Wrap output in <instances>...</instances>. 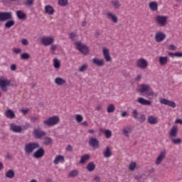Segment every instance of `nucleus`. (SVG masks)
<instances>
[{
  "label": "nucleus",
  "mask_w": 182,
  "mask_h": 182,
  "mask_svg": "<svg viewBox=\"0 0 182 182\" xmlns=\"http://www.w3.org/2000/svg\"><path fill=\"white\" fill-rule=\"evenodd\" d=\"M95 168H96V165H95V163L93 162H90L87 165V171H95Z\"/></svg>",
  "instance_id": "nucleus-32"
},
{
  "label": "nucleus",
  "mask_w": 182,
  "mask_h": 182,
  "mask_svg": "<svg viewBox=\"0 0 182 182\" xmlns=\"http://www.w3.org/2000/svg\"><path fill=\"white\" fill-rule=\"evenodd\" d=\"M102 53L104 55V58L106 62H112V57L110 56V53L109 52V49L103 48Z\"/></svg>",
  "instance_id": "nucleus-18"
},
{
  "label": "nucleus",
  "mask_w": 182,
  "mask_h": 182,
  "mask_svg": "<svg viewBox=\"0 0 182 182\" xmlns=\"http://www.w3.org/2000/svg\"><path fill=\"white\" fill-rule=\"evenodd\" d=\"M167 19H168V17L166 16H156L155 18L156 23L159 25V26L164 27L166 25H167Z\"/></svg>",
  "instance_id": "nucleus-6"
},
{
  "label": "nucleus",
  "mask_w": 182,
  "mask_h": 182,
  "mask_svg": "<svg viewBox=\"0 0 182 182\" xmlns=\"http://www.w3.org/2000/svg\"><path fill=\"white\" fill-rule=\"evenodd\" d=\"M55 42V38L50 36H43L41 38V43L44 46H50Z\"/></svg>",
  "instance_id": "nucleus-7"
},
{
  "label": "nucleus",
  "mask_w": 182,
  "mask_h": 182,
  "mask_svg": "<svg viewBox=\"0 0 182 182\" xmlns=\"http://www.w3.org/2000/svg\"><path fill=\"white\" fill-rule=\"evenodd\" d=\"M11 70H16V65L12 64V65H11Z\"/></svg>",
  "instance_id": "nucleus-61"
},
{
  "label": "nucleus",
  "mask_w": 182,
  "mask_h": 182,
  "mask_svg": "<svg viewBox=\"0 0 182 182\" xmlns=\"http://www.w3.org/2000/svg\"><path fill=\"white\" fill-rule=\"evenodd\" d=\"M33 134L35 139H41L43 137H45V136L46 135V132L41 129H34Z\"/></svg>",
  "instance_id": "nucleus-11"
},
{
  "label": "nucleus",
  "mask_w": 182,
  "mask_h": 182,
  "mask_svg": "<svg viewBox=\"0 0 182 182\" xmlns=\"http://www.w3.org/2000/svg\"><path fill=\"white\" fill-rule=\"evenodd\" d=\"M171 140L173 144H181L182 142L181 139L180 138H171Z\"/></svg>",
  "instance_id": "nucleus-42"
},
{
  "label": "nucleus",
  "mask_w": 182,
  "mask_h": 182,
  "mask_svg": "<svg viewBox=\"0 0 182 182\" xmlns=\"http://www.w3.org/2000/svg\"><path fill=\"white\" fill-rule=\"evenodd\" d=\"M103 155L106 159H109L112 156V151H110V147L107 146L105 150L103 152Z\"/></svg>",
  "instance_id": "nucleus-29"
},
{
  "label": "nucleus",
  "mask_w": 182,
  "mask_h": 182,
  "mask_svg": "<svg viewBox=\"0 0 182 182\" xmlns=\"http://www.w3.org/2000/svg\"><path fill=\"white\" fill-rule=\"evenodd\" d=\"M148 122L150 124H157V117L154 116H149L148 117Z\"/></svg>",
  "instance_id": "nucleus-31"
},
{
  "label": "nucleus",
  "mask_w": 182,
  "mask_h": 182,
  "mask_svg": "<svg viewBox=\"0 0 182 182\" xmlns=\"http://www.w3.org/2000/svg\"><path fill=\"white\" fill-rule=\"evenodd\" d=\"M94 181L95 182H100V176H95L94 177Z\"/></svg>",
  "instance_id": "nucleus-58"
},
{
  "label": "nucleus",
  "mask_w": 182,
  "mask_h": 182,
  "mask_svg": "<svg viewBox=\"0 0 182 182\" xmlns=\"http://www.w3.org/2000/svg\"><path fill=\"white\" fill-rule=\"evenodd\" d=\"M53 141V140L52 139V138H50L49 136H46L44 138L43 143L46 146H49V144H52Z\"/></svg>",
  "instance_id": "nucleus-37"
},
{
  "label": "nucleus",
  "mask_w": 182,
  "mask_h": 182,
  "mask_svg": "<svg viewBox=\"0 0 182 182\" xmlns=\"http://www.w3.org/2000/svg\"><path fill=\"white\" fill-rule=\"evenodd\" d=\"M59 117L58 116H53L48 118L43 122V124L45 126H48V127H52V126H55V124H58L60 122Z\"/></svg>",
  "instance_id": "nucleus-4"
},
{
  "label": "nucleus",
  "mask_w": 182,
  "mask_h": 182,
  "mask_svg": "<svg viewBox=\"0 0 182 182\" xmlns=\"http://www.w3.org/2000/svg\"><path fill=\"white\" fill-rule=\"evenodd\" d=\"M9 127L11 132H13V133H22V127H21V125L11 123L9 124Z\"/></svg>",
  "instance_id": "nucleus-13"
},
{
  "label": "nucleus",
  "mask_w": 182,
  "mask_h": 182,
  "mask_svg": "<svg viewBox=\"0 0 182 182\" xmlns=\"http://www.w3.org/2000/svg\"><path fill=\"white\" fill-rule=\"evenodd\" d=\"M56 49H58V45L53 44L50 46V50H52L53 53H55V50H56Z\"/></svg>",
  "instance_id": "nucleus-55"
},
{
  "label": "nucleus",
  "mask_w": 182,
  "mask_h": 182,
  "mask_svg": "<svg viewBox=\"0 0 182 182\" xmlns=\"http://www.w3.org/2000/svg\"><path fill=\"white\" fill-rule=\"evenodd\" d=\"M106 15L108 19H111L114 23H117L118 18L116 15L113 14L112 12H108Z\"/></svg>",
  "instance_id": "nucleus-20"
},
{
  "label": "nucleus",
  "mask_w": 182,
  "mask_h": 182,
  "mask_svg": "<svg viewBox=\"0 0 182 182\" xmlns=\"http://www.w3.org/2000/svg\"><path fill=\"white\" fill-rule=\"evenodd\" d=\"M6 177L7 178H14L15 177V171L14 170L10 169L6 173Z\"/></svg>",
  "instance_id": "nucleus-34"
},
{
  "label": "nucleus",
  "mask_w": 182,
  "mask_h": 182,
  "mask_svg": "<svg viewBox=\"0 0 182 182\" xmlns=\"http://www.w3.org/2000/svg\"><path fill=\"white\" fill-rule=\"evenodd\" d=\"M41 145L38 142H30L25 144L24 151L26 154H31L33 153V151L36 150V149H39Z\"/></svg>",
  "instance_id": "nucleus-2"
},
{
  "label": "nucleus",
  "mask_w": 182,
  "mask_h": 182,
  "mask_svg": "<svg viewBox=\"0 0 182 182\" xmlns=\"http://www.w3.org/2000/svg\"><path fill=\"white\" fill-rule=\"evenodd\" d=\"M45 156V149L43 148L38 149L34 154L33 157L35 159H42Z\"/></svg>",
  "instance_id": "nucleus-15"
},
{
  "label": "nucleus",
  "mask_w": 182,
  "mask_h": 182,
  "mask_svg": "<svg viewBox=\"0 0 182 182\" xmlns=\"http://www.w3.org/2000/svg\"><path fill=\"white\" fill-rule=\"evenodd\" d=\"M34 2H35V0H25L23 1V5H25V6H32Z\"/></svg>",
  "instance_id": "nucleus-41"
},
{
  "label": "nucleus",
  "mask_w": 182,
  "mask_h": 182,
  "mask_svg": "<svg viewBox=\"0 0 182 182\" xmlns=\"http://www.w3.org/2000/svg\"><path fill=\"white\" fill-rule=\"evenodd\" d=\"M53 66L55 69L60 68V61L58 60V58H54L53 60Z\"/></svg>",
  "instance_id": "nucleus-39"
},
{
  "label": "nucleus",
  "mask_w": 182,
  "mask_h": 182,
  "mask_svg": "<svg viewBox=\"0 0 182 182\" xmlns=\"http://www.w3.org/2000/svg\"><path fill=\"white\" fill-rule=\"evenodd\" d=\"M11 85L10 80L6 78H1L0 79V88L2 92H8V86Z\"/></svg>",
  "instance_id": "nucleus-9"
},
{
  "label": "nucleus",
  "mask_w": 182,
  "mask_h": 182,
  "mask_svg": "<svg viewBox=\"0 0 182 182\" xmlns=\"http://www.w3.org/2000/svg\"><path fill=\"white\" fill-rule=\"evenodd\" d=\"M66 150L67 151H73V148L70 145H68Z\"/></svg>",
  "instance_id": "nucleus-59"
},
{
  "label": "nucleus",
  "mask_w": 182,
  "mask_h": 182,
  "mask_svg": "<svg viewBox=\"0 0 182 182\" xmlns=\"http://www.w3.org/2000/svg\"><path fill=\"white\" fill-rule=\"evenodd\" d=\"M100 132H104L107 139H110V137H112V131L109 129L103 130V129H100Z\"/></svg>",
  "instance_id": "nucleus-38"
},
{
  "label": "nucleus",
  "mask_w": 182,
  "mask_h": 182,
  "mask_svg": "<svg viewBox=\"0 0 182 182\" xmlns=\"http://www.w3.org/2000/svg\"><path fill=\"white\" fill-rule=\"evenodd\" d=\"M116 110V107H114V105L109 104V106L107 108V113H113Z\"/></svg>",
  "instance_id": "nucleus-36"
},
{
  "label": "nucleus",
  "mask_w": 182,
  "mask_h": 182,
  "mask_svg": "<svg viewBox=\"0 0 182 182\" xmlns=\"http://www.w3.org/2000/svg\"><path fill=\"white\" fill-rule=\"evenodd\" d=\"M89 143L92 147H99V140L96 138H90Z\"/></svg>",
  "instance_id": "nucleus-23"
},
{
  "label": "nucleus",
  "mask_w": 182,
  "mask_h": 182,
  "mask_svg": "<svg viewBox=\"0 0 182 182\" xmlns=\"http://www.w3.org/2000/svg\"><path fill=\"white\" fill-rule=\"evenodd\" d=\"M164 39H166V35L164 34V33L161 31H159L155 34L156 42H158V43L163 42Z\"/></svg>",
  "instance_id": "nucleus-14"
},
{
  "label": "nucleus",
  "mask_w": 182,
  "mask_h": 182,
  "mask_svg": "<svg viewBox=\"0 0 182 182\" xmlns=\"http://www.w3.org/2000/svg\"><path fill=\"white\" fill-rule=\"evenodd\" d=\"M137 164H136V162H132L129 164V168L131 171H134L136 167Z\"/></svg>",
  "instance_id": "nucleus-47"
},
{
  "label": "nucleus",
  "mask_w": 182,
  "mask_h": 182,
  "mask_svg": "<svg viewBox=\"0 0 182 182\" xmlns=\"http://www.w3.org/2000/svg\"><path fill=\"white\" fill-rule=\"evenodd\" d=\"M136 65L139 69H147L149 62L144 58H139L136 60Z\"/></svg>",
  "instance_id": "nucleus-10"
},
{
  "label": "nucleus",
  "mask_w": 182,
  "mask_h": 182,
  "mask_svg": "<svg viewBox=\"0 0 182 182\" xmlns=\"http://www.w3.org/2000/svg\"><path fill=\"white\" fill-rule=\"evenodd\" d=\"M5 114L7 119H15V112L11 109H7Z\"/></svg>",
  "instance_id": "nucleus-26"
},
{
  "label": "nucleus",
  "mask_w": 182,
  "mask_h": 182,
  "mask_svg": "<svg viewBox=\"0 0 182 182\" xmlns=\"http://www.w3.org/2000/svg\"><path fill=\"white\" fill-rule=\"evenodd\" d=\"M139 120L140 122V123H143L146 121V115L144 114H141L139 118Z\"/></svg>",
  "instance_id": "nucleus-51"
},
{
  "label": "nucleus",
  "mask_w": 182,
  "mask_h": 182,
  "mask_svg": "<svg viewBox=\"0 0 182 182\" xmlns=\"http://www.w3.org/2000/svg\"><path fill=\"white\" fill-rule=\"evenodd\" d=\"M82 126H85V127H87V126H89V124L87 123V122L85 121L84 122H82L81 124Z\"/></svg>",
  "instance_id": "nucleus-64"
},
{
  "label": "nucleus",
  "mask_w": 182,
  "mask_h": 182,
  "mask_svg": "<svg viewBox=\"0 0 182 182\" xmlns=\"http://www.w3.org/2000/svg\"><path fill=\"white\" fill-rule=\"evenodd\" d=\"M132 132H133L132 127H128L122 130V134L124 136H126V137H129V134L132 133Z\"/></svg>",
  "instance_id": "nucleus-30"
},
{
  "label": "nucleus",
  "mask_w": 182,
  "mask_h": 182,
  "mask_svg": "<svg viewBox=\"0 0 182 182\" xmlns=\"http://www.w3.org/2000/svg\"><path fill=\"white\" fill-rule=\"evenodd\" d=\"M141 80V75H138L136 76V77L135 78V80H136L137 82H139V80Z\"/></svg>",
  "instance_id": "nucleus-62"
},
{
  "label": "nucleus",
  "mask_w": 182,
  "mask_h": 182,
  "mask_svg": "<svg viewBox=\"0 0 182 182\" xmlns=\"http://www.w3.org/2000/svg\"><path fill=\"white\" fill-rule=\"evenodd\" d=\"M168 56H171V58H182V53L176 52V53H168Z\"/></svg>",
  "instance_id": "nucleus-35"
},
{
  "label": "nucleus",
  "mask_w": 182,
  "mask_h": 182,
  "mask_svg": "<svg viewBox=\"0 0 182 182\" xmlns=\"http://www.w3.org/2000/svg\"><path fill=\"white\" fill-rule=\"evenodd\" d=\"M139 112H137L136 109H134L132 111V117H134V119H135L136 120H137V119H139Z\"/></svg>",
  "instance_id": "nucleus-49"
},
{
  "label": "nucleus",
  "mask_w": 182,
  "mask_h": 182,
  "mask_svg": "<svg viewBox=\"0 0 182 182\" xmlns=\"http://www.w3.org/2000/svg\"><path fill=\"white\" fill-rule=\"evenodd\" d=\"M13 52L14 53H16V55H18V53H21V52H22V50L21 49V48H14V49H13Z\"/></svg>",
  "instance_id": "nucleus-52"
},
{
  "label": "nucleus",
  "mask_w": 182,
  "mask_h": 182,
  "mask_svg": "<svg viewBox=\"0 0 182 182\" xmlns=\"http://www.w3.org/2000/svg\"><path fill=\"white\" fill-rule=\"evenodd\" d=\"M92 63L99 68H102V66H105V60L95 58L92 59Z\"/></svg>",
  "instance_id": "nucleus-19"
},
{
  "label": "nucleus",
  "mask_w": 182,
  "mask_h": 182,
  "mask_svg": "<svg viewBox=\"0 0 182 182\" xmlns=\"http://www.w3.org/2000/svg\"><path fill=\"white\" fill-rule=\"evenodd\" d=\"M45 12L48 14V15H53V14H55V9L50 5L46 6Z\"/></svg>",
  "instance_id": "nucleus-21"
},
{
  "label": "nucleus",
  "mask_w": 182,
  "mask_h": 182,
  "mask_svg": "<svg viewBox=\"0 0 182 182\" xmlns=\"http://www.w3.org/2000/svg\"><path fill=\"white\" fill-rule=\"evenodd\" d=\"M159 62L161 66H164V65H167L168 62V57L161 56L159 57Z\"/></svg>",
  "instance_id": "nucleus-27"
},
{
  "label": "nucleus",
  "mask_w": 182,
  "mask_h": 182,
  "mask_svg": "<svg viewBox=\"0 0 182 182\" xmlns=\"http://www.w3.org/2000/svg\"><path fill=\"white\" fill-rule=\"evenodd\" d=\"M78 70L81 73L85 72V70H87V64H84L81 67L78 68Z\"/></svg>",
  "instance_id": "nucleus-48"
},
{
  "label": "nucleus",
  "mask_w": 182,
  "mask_h": 182,
  "mask_svg": "<svg viewBox=\"0 0 182 182\" xmlns=\"http://www.w3.org/2000/svg\"><path fill=\"white\" fill-rule=\"evenodd\" d=\"M79 174V172L76 170H73V171H71L68 176L69 177H76V176H77Z\"/></svg>",
  "instance_id": "nucleus-45"
},
{
  "label": "nucleus",
  "mask_w": 182,
  "mask_h": 182,
  "mask_svg": "<svg viewBox=\"0 0 182 182\" xmlns=\"http://www.w3.org/2000/svg\"><path fill=\"white\" fill-rule=\"evenodd\" d=\"M58 4L60 6H66V5L68 4V0H58Z\"/></svg>",
  "instance_id": "nucleus-44"
},
{
  "label": "nucleus",
  "mask_w": 182,
  "mask_h": 182,
  "mask_svg": "<svg viewBox=\"0 0 182 182\" xmlns=\"http://www.w3.org/2000/svg\"><path fill=\"white\" fill-rule=\"evenodd\" d=\"M177 133H178V127H177V126L175 125L172 127L169 132L170 139H173V137H177Z\"/></svg>",
  "instance_id": "nucleus-17"
},
{
  "label": "nucleus",
  "mask_w": 182,
  "mask_h": 182,
  "mask_svg": "<svg viewBox=\"0 0 182 182\" xmlns=\"http://www.w3.org/2000/svg\"><path fill=\"white\" fill-rule=\"evenodd\" d=\"M21 113H23V114H26L28 113H29V109H23L21 110Z\"/></svg>",
  "instance_id": "nucleus-57"
},
{
  "label": "nucleus",
  "mask_w": 182,
  "mask_h": 182,
  "mask_svg": "<svg viewBox=\"0 0 182 182\" xmlns=\"http://www.w3.org/2000/svg\"><path fill=\"white\" fill-rule=\"evenodd\" d=\"M65 161V157L62 155H58L55 156L53 163L54 164H58L59 163H63Z\"/></svg>",
  "instance_id": "nucleus-24"
},
{
  "label": "nucleus",
  "mask_w": 182,
  "mask_h": 182,
  "mask_svg": "<svg viewBox=\"0 0 182 182\" xmlns=\"http://www.w3.org/2000/svg\"><path fill=\"white\" fill-rule=\"evenodd\" d=\"M166 154H167V151H166V149L161 150L155 160V164L156 166H160V164L163 163V161L166 159Z\"/></svg>",
  "instance_id": "nucleus-8"
},
{
  "label": "nucleus",
  "mask_w": 182,
  "mask_h": 182,
  "mask_svg": "<svg viewBox=\"0 0 182 182\" xmlns=\"http://www.w3.org/2000/svg\"><path fill=\"white\" fill-rule=\"evenodd\" d=\"M11 12H0V22H4V21H8L4 26L6 29L12 28L15 25V21L12 19Z\"/></svg>",
  "instance_id": "nucleus-1"
},
{
  "label": "nucleus",
  "mask_w": 182,
  "mask_h": 182,
  "mask_svg": "<svg viewBox=\"0 0 182 182\" xmlns=\"http://www.w3.org/2000/svg\"><path fill=\"white\" fill-rule=\"evenodd\" d=\"M90 159V155L89 154H85L81 156V159L80 161V163L81 164H85V163Z\"/></svg>",
  "instance_id": "nucleus-33"
},
{
  "label": "nucleus",
  "mask_w": 182,
  "mask_h": 182,
  "mask_svg": "<svg viewBox=\"0 0 182 182\" xmlns=\"http://www.w3.org/2000/svg\"><path fill=\"white\" fill-rule=\"evenodd\" d=\"M21 59H22L23 60L31 59V54L28 53H23V54L21 55Z\"/></svg>",
  "instance_id": "nucleus-40"
},
{
  "label": "nucleus",
  "mask_w": 182,
  "mask_h": 182,
  "mask_svg": "<svg viewBox=\"0 0 182 182\" xmlns=\"http://www.w3.org/2000/svg\"><path fill=\"white\" fill-rule=\"evenodd\" d=\"M169 50H176L177 49V47L174 45H170L168 47Z\"/></svg>",
  "instance_id": "nucleus-56"
},
{
  "label": "nucleus",
  "mask_w": 182,
  "mask_h": 182,
  "mask_svg": "<svg viewBox=\"0 0 182 182\" xmlns=\"http://www.w3.org/2000/svg\"><path fill=\"white\" fill-rule=\"evenodd\" d=\"M112 5L115 8V9H119L120 8V2L117 0L112 1Z\"/></svg>",
  "instance_id": "nucleus-43"
},
{
  "label": "nucleus",
  "mask_w": 182,
  "mask_h": 182,
  "mask_svg": "<svg viewBox=\"0 0 182 182\" xmlns=\"http://www.w3.org/2000/svg\"><path fill=\"white\" fill-rule=\"evenodd\" d=\"M159 102L161 105H164L165 106H169V107H172L173 109L176 108V107L177 106L176 105V102H174L173 101H170L166 98H161Z\"/></svg>",
  "instance_id": "nucleus-12"
},
{
  "label": "nucleus",
  "mask_w": 182,
  "mask_h": 182,
  "mask_svg": "<svg viewBox=\"0 0 182 182\" xmlns=\"http://www.w3.org/2000/svg\"><path fill=\"white\" fill-rule=\"evenodd\" d=\"M139 91L140 93H146L147 96H154L153 89L147 84H141L139 85Z\"/></svg>",
  "instance_id": "nucleus-3"
},
{
  "label": "nucleus",
  "mask_w": 182,
  "mask_h": 182,
  "mask_svg": "<svg viewBox=\"0 0 182 182\" xmlns=\"http://www.w3.org/2000/svg\"><path fill=\"white\" fill-rule=\"evenodd\" d=\"M75 45L76 49L81 52V53H83V55H87V53H89V48L86 45H84L80 42H75Z\"/></svg>",
  "instance_id": "nucleus-5"
},
{
  "label": "nucleus",
  "mask_w": 182,
  "mask_h": 182,
  "mask_svg": "<svg viewBox=\"0 0 182 182\" xmlns=\"http://www.w3.org/2000/svg\"><path fill=\"white\" fill-rule=\"evenodd\" d=\"M21 43L22 45H23L24 46H28V45H29V41H28V40L23 38L21 40Z\"/></svg>",
  "instance_id": "nucleus-53"
},
{
  "label": "nucleus",
  "mask_w": 182,
  "mask_h": 182,
  "mask_svg": "<svg viewBox=\"0 0 182 182\" xmlns=\"http://www.w3.org/2000/svg\"><path fill=\"white\" fill-rule=\"evenodd\" d=\"M95 110H97V112H100L102 110V106L98 105L95 107Z\"/></svg>",
  "instance_id": "nucleus-63"
},
{
  "label": "nucleus",
  "mask_w": 182,
  "mask_h": 182,
  "mask_svg": "<svg viewBox=\"0 0 182 182\" xmlns=\"http://www.w3.org/2000/svg\"><path fill=\"white\" fill-rule=\"evenodd\" d=\"M149 6L151 11H156L159 9V4H157V2L156 1H151L149 4Z\"/></svg>",
  "instance_id": "nucleus-25"
},
{
  "label": "nucleus",
  "mask_w": 182,
  "mask_h": 182,
  "mask_svg": "<svg viewBox=\"0 0 182 182\" xmlns=\"http://www.w3.org/2000/svg\"><path fill=\"white\" fill-rule=\"evenodd\" d=\"M16 16L18 19L25 21L26 19V14H25L22 10H18L16 12Z\"/></svg>",
  "instance_id": "nucleus-22"
},
{
  "label": "nucleus",
  "mask_w": 182,
  "mask_h": 182,
  "mask_svg": "<svg viewBox=\"0 0 182 182\" xmlns=\"http://www.w3.org/2000/svg\"><path fill=\"white\" fill-rule=\"evenodd\" d=\"M76 36V33H70L69 34V38L71 39V41H75V37Z\"/></svg>",
  "instance_id": "nucleus-54"
},
{
  "label": "nucleus",
  "mask_w": 182,
  "mask_h": 182,
  "mask_svg": "<svg viewBox=\"0 0 182 182\" xmlns=\"http://www.w3.org/2000/svg\"><path fill=\"white\" fill-rule=\"evenodd\" d=\"M55 83L58 85V86H62L63 85H65V83H66V80L58 77L55 79Z\"/></svg>",
  "instance_id": "nucleus-28"
},
{
  "label": "nucleus",
  "mask_w": 182,
  "mask_h": 182,
  "mask_svg": "<svg viewBox=\"0 0 182 182\" xmlns=\"http://www.w3.org/2000/svg\"><path fill=\"white\" fill-rule=\"evenodd\" d=\"M136 102L142 106H150L151 105V101L146 100L143 97H138Z\"/></svg>",
  "instance_id": "nucleus-16"
},
{
  "label": "nucleus",
  "mask_w": 182,
  "mask_h": 182,
  "mask_svg": "<svg viewBox=\"0 0 182 182\" xmlns=\"http://www.w3.org/2000/svg\"><path fill=\"white\" fill-rule=\"evenodd\" d=\"M75 120H76V122H77V123H80V122H83V116H82L81 114H76Z\"/></svg>",
  "instance_id": "nucleus-46"
},
{
  "label": "nucleus",
  "mask_w": 182,
  "mask_h": 182,
  "mask_svg": "<svg viewBox=\"0 0 182 182\" xmlns=\"http://www.w3.org/2000/svg\"><path fill=\"white\" fill-rule=\"evenodd\" d=\"M31 121L33 123H36V122H39V117L38 116H34L31 117Z\"/></svg>",
  "instance_id": "nucleus-50"
},
{
  "label": "nucleus",
  "mask_w": 182,
  "mask_h": 182,
  "mask_svg": "<svg viewBox=\"0 0 182 182\" xmlns=\"http://www.w3.org/2000/svg\"><path fill=\"white\" fill-rule=\"evenodd\" d=\"M175 123L176 124H182V120L181 119H176Z\"/></svg>",
  "instance_id": "nucleus-60"
}]
</instances>
